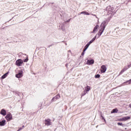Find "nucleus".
<instances>
[{"mask_svg":"<svg viewBox=\"0 0 131 131\" xmlns=\"http://www.w3.org/2000/svg\"><path fill=\"white\" fill-rule=\"evenodd\" d=\"M100 75L99 74L96 75L95 77V78H99Z\"/></svg>","mask_w":131,"mask_h":131,"instance_id":"nucleus-23","label":"nucleus"},{"mask_svg":"<svg viewBox=\"0 0 131 131\" xmlns=\"http://www.w3.org/2000/svg\"><path fill=\"white\" fill-rule=\"evenodd\" d=\"M1 114H2V115H3V116H6V115H7V112H6V110H5L4 109H2L1 112Z\"/></svg>","mask_w":131,"mask_h":131,"instance_id":"nucleus-13","label":"nucleus"},{"mask_svg":"<svg viewBox=\"0 0 131 131\" xmlns=\"http://www.w3.org/2000/svg\"><path fill=\"white\" fill-rule=\"evenodd\" d=\"M89 47H90L89 44L88 43L87 45L85 46L84 48L88 50V49L89 48Z\"/></svg>","mask_w":131,"mask_h":131,"instance_id":"nucleus-22","label":"nucleus"},{"mask_svg":"<svg viewBox=\"0 0 131 131\" xmlns=\"http://www.w3.org/2000/svg\"><path fill=\"white\" fill-rule=\"evenodd\" d=\"M84 91L87 93L88 92H90V91H91V86H86V87H85V89Z\"/></svg>","mask_w":131,"mask_h":131,"instance_id":"nucleus-15","label":"nucleus"},{"mask_svg":"<svg viewBox=\"0 0 131 131\" xmlns=\"http://www.w3.org/2000/svg\"><path fill=\"white\" fill-rule=\"evenodd\" d=\"M130 118V117H125L121 118L119 119V121H126V120H128Z\"/></svg>","mask_w":131,"mask_h":131,"instance_id":"nucleus-6","label":"nucleus"},{"mask_svg":"<svg viewBox=\"0 0 131 131\" xmlns=\"http://www.w3.org/2000/svg\"><path fill=\"white\" fill-rule=\"evenodd\" d=\"M100 29L98 32V35H99V37H100V35H102V33H103V32H104V31L105 30V29L103 28H101L100 27Z\"/></svg>","mask_w":131,"mask_h":131,"instance_id":"nucleus-8","label":"nucleus"},{"mask_svg":"<svg viewBox=\"0 0 131 131\" xmlns=\"http://www.w3.org/2000/svg\"><path fill=\"white\" fill-rule=\"evenodd\" d=\"M28 58H26L24 60V62H28Z\"/></svg>","mask_w":131,"mask_h":131,"instance_id":"nucleus-27","label":"nucleus"},{"mask_svg":"<svg viewBox=\"0 0 131 131\" xmlns=\"http://www.w3.org/2000/svg\"><path fill=\"white\" fill-rule=\"evenodd\" d=\"M84 55V52L83 51V52L81 53V55L83 56Z\"/></svg>","mask_w":131,"mask_h":131,"instance_id":"nucleus-30","label":"nucleus"},{"mask_svg":"<svg viewBox=\"0 0 131 131\" xmlns=\"http://www.w3.org/2000/svg\"><path fill=\"white\" fill-rule=\"evenodd\" d=\"M85 15H90V13H89V12H86V14Z\"/></svg>","mask_w":131,"mask_h":131,"instance_id":"nucleus-33","label":"nucleus"},{"mask_svg":"<svg viewBox=\"0 0 131 131\" xmlns=\"http://www.w3.org/2000/svg\"><path fill=\"white\" fill-rule=\"evenodd\" d=\"M45 124L46 125L49 126L50 125H52V122H51L50 119H47L45 120Z\"/></svg>","mask_w":131,"mask_h":131,"instance_id":"nucleus-7","label":"nucleus"},{"mask_svg":"<svg viewBox=\"0 0 131 131\" xmlns=\"http://www.w3.org/2000/svg\"><path fill=\"white\" fill-rule=\"evenodd\" d=\"M86 93L85 91H84L83 93H82V96H84L85 95H86Z\"/></svg>","mask_w":131,"mask_h":131,"instance_id":"nucleus-24","label":"nucleus"},{"mask_svg":"<svg viewBox=\"0 0 131 131\" xmlns=\"http://www.w3.org/2000/svg\"><path fill=\"white\" fill-rule=\"evenodd\" d=\"M5 118L8 120V121H10V120H12V114L11 113H9L7 115V116L5 117Z\"/></svg>","mask_w":131,"mask_h":131,"instance_id":"nucleus-4","label":"nucleus"},{"mask_svg":"<svg viewBox=\"0 0 131 131\" xmlns=\"http://www.w3.org/2000/svg\"><path fill=\"white\" fill-rule=\"evenodd\" d=\"M8 75V73L5 74L3 76H2V79H4L7 77V76Z\"/></svg>","mask_w":131,"mask_h":131,"instance_id":"nucleus-19","label":"nucleus"},{"mask_svg":"<svg viewBox=\"0 0 131 131\" xmlns=\"http://www.w3.org/2000/svg\"><path fill=\"white\" fill-rule=\"evenodd\" d=\"M96 38H97V35H96L93 38H92L91 40H92V41L94 42V41L96 40Z\"/></svg>","mask_w":131,"mask_h":131,"instance_id":"nucleus-21","label":"nucleus"},{"mask_svg":"<svg viewBox=\"0 0 131 131\" xmlns=\"http://www.w3.org/2000/svg\"><path fill=\"white\" fill-rule=\"evenodd\" d=\"M23 127H24V126H23Z\"/></svg>","mask_w":131,"mask_h":131,"instance_id":"nucleus-36","label":"nucleus"},{"mask_svg":"<svg viewBox=\"0 0 131 131\" xmlns=\"http://www.w3.org/2000/svg\"><path fill=\"white\" fill-rule=\"evenodd\" d=\"M81 14H83V15H86V12L83 11V12H81Z\"/></svg>","mask_w":131,"mask_h":131,"instance_id":"nucleus-25","label":"nucleus"},{"mask_svg":"<svg viewBox=\"0 0 131 131\" xmlns=\"http://www.w3.org/2000/svg\"><path fill=\"white\" fill-rule=\"evenodd\" d=\"M126 83V84L128 85V84H131V79L126 81V82H124L123 83V84Z\"/></svg>","mask_w":131,"mask_h":131,"instance_id":"nucleus-17","label":"nucleus"},{"mask_svg":"<svg viewBox=\"0 0 131 131\" xmlns=\"http://www.w3.org/2000/svg\"><path fill=\"white\" fill-rule=\"evenodd\" d=\"M6 125V120H3L0 121V126H4Z\"/></svg>","mask_w":131,"mask_h":131,"instance_id":"nucleus-14","label":"nucleus"},{"mask_svg":"<svg viewBox=\"0 0 131 131\" xmlns=\"http://www.w3.org/2000/svg\"><path fill=\"white\" fill-rule=\"evenodd\" d=\"M107 70V68H106V66L102 65L101 67V71L102 73H105L106 71Z\"/></svg>","mask_w":131,"mask_h":131,"instance_id":"nucleus-5","label":"nucleus"},{"mask_svg":"<svg viewBox=\"0 0 131 131\" xmlns=\"http://www.w3.org/2000/svg\"><path fill=\"white\" fill-rule=\"evenodd\" d=\"M117 124H118V125H122V123H119V122Z\"/></svg>","mask_w":131,"mask_h":131,"instance_id":"nucleus-28","label":"nucleus"},{"mask_svg":"<svg viewBox=\"0 0 131 131\" xmlns=\"http://www.w3.org/2000/svg\"><path fill=\"white\" fill-rule=\"evenodd\" d=\"M93 41H92V40H90V41H89V43H89V45H91V43H93Z\"/></svg>","mask_w":131,"mask_h":131,"instance_id":"nucleus-26","label":"nucleus"},{"mask_svg":"<svg viewBox=\"0 0 131 131\" xmlns=\"http://www.w3.org/2000/svg\"><path fill=\"white\" fill-rule=\"evenodd\" d=\"M128 67H130V68L131 67V61H130V64L128 65Z\"/></svg>","mask_w":131,"mask_h":131,"instance_id":"nucleus-31","label":"nucleus"},{"mask_svg":"<svg viewBox=\"0 0 131 131\" xmlns=\"http://www.w3.org/2000/svg\"><path fill=\"white\" fill-rule=\"evenodd\" d=\"M98 28H99V26L98 25H96L94 29H93V31L91 32V33H96V32H98Z\"/></svg>","mask_w":131,"mask_h":131,"instance_id":"nucleus-11","label":"nucleus"},{"mask_svg":"<svg viewBox=\"0 0 131 131\" xmlns=\"http://www.w3.org/2000/svg\"><path fill=\"white\" fill-rule=\"evenodd\" d=\"M86 50H87L86 48H84V49L83 50V52H85V51H86Z\"/></svg>","mask_w":131,"mask_h":131,"instance_id":"nucleus-29","label":"nucleus"},{"mask_svg":"<svg viewBox=\"0 0 131 131\" xmlns=\"http://www.w3.org/2000/svg\"><path fill=\"white\" fill-rule=\"evenodd\" d=\"M15 64L17 66H21L23 64V60L22 59H18L16 61Z\"/></svg>","mask_w":131,"mask_h":131,"instance_id":"nucleus-3","label":"nucleus"},{"mask_svg":"<svg viewBox=\"0 0 131 131\" xmlns=\"http://www.w3.org/2000/svg\"><path fill=\"white\" fill-rule=\"evenodd\" d=\"M96 38H97V35H96L93 38H92L91 40H92V41L94 42V41L96 40Z\"/></svg>","mask_w":131,"mask_h":131,"instance_id":"nucleus-20","label":"nucleus"},{"mask_svg":"<svg viewBox=\"0 0 131 131\" xmlns=\"http://www.w3.org/2000/svg\"><path fill=\"white\" fill-rule=\"evenodd\" d=\"M21 129H22V128H19L18 130H17V131H20L21 130Z\"/></svg>","mask_w":131,"mask_h":131,"instance_id":"nucleus-32","label":"nucleus"},{"mask_svg":"<svg viewBox=\"0 0 131 131\" xmlns=\"http://www.w3.org/2000/svg\"><path fill=\"white\" fill-rule=\"evenodd\" d=\"M117 112H118V110L115 108L112 111L111 113H117Z\"/></svg>","mask_w":131,"mask_h":131,"instance_id":"nucleus-18","label":"nucleus"},{"mask_svg":"<svg viewBox=\"0 0 131 131\" xmlns=\"http://www.w3.org/2000/svg\"><path fill=\"white\" fill-rule=\"evenodd\" d=\"M23 76V70H20L19 71L18 73L15 75V77L17 78H21Z\"/></svg>","mask_w":131,"mask_h":131,"instance_id":"nucleus-2","label":"nucleus"},{"mask_svg":"<svg viewBox=\"0 0 131 131\" xmlns=\"http://www.w3.org/2000/svg\"><path fill=\"white\" fill-rule=\"evenodd\" d=\"M106 11L107 13V15H111L112 16H113V15L115 14V12H114V8L111 6L106 7Z\"/></svg>","mask_w":131,"mask_h":131,"instance_id":"nucleus-1","label":"nucleus"},{"mask_svg":"<svg viewBox=\"0 0 131 131\" xmlns=\"http://www.w3.org/2000/svg\"><path fill=\"white\" fill-rule=\"evenodd\" d=\"M128 68H130V67H128V66L125 67L124 68V69H123L121 71L120 74H122V73H123V72H124V71H126V70H127Z\"/></svg>","mask_w":131,"mask_h":131,"instance_id":"nucleus-10","label":"nucleus"},{"mask_svg":"<svg viewBox=\"0 0 131 131\" xmlns=\"http://www.w3.org/2000/svg\"><path fill=\"white\" fill-rule=\"evenodd\" d=\"M59 98H60V95L58 94L57 96L53 97L51 101L52 102H53L54 100H57L58 99H59Z\"/></svg>","mask_w":131,"mask_h":131,"instance_id":"nucleus-16","label":"nucleus"},{"mask_svg":"<svg viewBox=\"0 0 131 131\" xmlns=\"http://www.w3.org/2000/svg\"><path fill=\"white\" fill-rule=\"evenodd\" d=\"M106 26H107V23L106 22V21H103L102 23V24L100 26V27L102 28H104L105 29Z\"/></svg>","mask_w":131,"mask_h":131,"instance_id":"nucleus-9","label":"nucleus"},{"mask_svg":"<svg viewBox=\"0 0 131 131\" xmlns=\"http://www.w3.org/2000/svg\"><path fill=\"white\" fill-rule=\"evenodd\" d=\"M94 63H95L94 59L88 60L87 61L88 65H92Z\"/></svg>","mask_w":131,"mask_h":131,"instance_id":"nucleus-12","label":"nucleus"},{"mask_svg":"<svg viewBox=\"0 0 131 131\" xmlns=\"http://www.w3.org/2000/svg\"><path fill=\"white\" fill-rule=\"evenodd\" d=\"M93 16H94L95 17H96L97 18V15L94 14V15H93Z\"/></svg>","mask_w":131,"mask_h":131,"instance_id":"nucleus-34","label":"nucleus"},{"mask_svg":"<svg viewBox=\"0 0 131 131\" xmlns=\"http://www.w3.org/2000/svg\"><path fill=\"white\" fill-rule=\"evenodd\" d=\"M129 107L130 108H131V104H129Z\"/></svg>","mask_w":131,"mask_h":131,"instance_id":"nucleus-35","label":"nucleus"}]
</instances>
